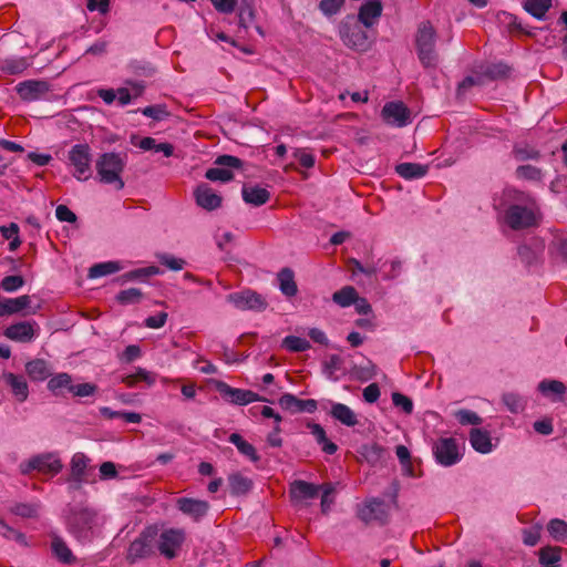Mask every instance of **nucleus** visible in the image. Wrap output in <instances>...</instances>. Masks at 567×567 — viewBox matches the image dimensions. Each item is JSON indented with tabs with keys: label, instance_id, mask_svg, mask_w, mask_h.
Here are the masks:
<instances>
[{
	"label": "nucleus",
	"instance_id": "5701e85b",
	"mask_svg": "<svg viewBox=\"0 0 567 567\" xmlns=\"http://www.w3.org/2000/svg\"><path fill=\"white\" fill-rule=\"evenodd\" d=\"M320 488L321 486L305 481H296L290 486V495L296 502L308 501L317 497Z\"/></svg>",
	"mask_w": 567,
	"mask_h": 567
},
{
	"label": "nucleus",
	"instance_id": "a19ab883",
	"mask_svg": "<svg viewBox=\"0 0 567 567\" xmlns=\"http://www.w3.org/2000/svg\"><path fill=\"white\" fill-rule=\"evenodd\" d=\"M357 291L351 286H346L332 295V300L340 307L346 308L351 306L357 298Z\"/></svg>",
	"mask_w": 567,
	"mask_h": 567
},
{
	"label": "nucleus",
	"instance_id": "e433bc0d",
	"mask_svg": "<svg viewBox=\"0 0 567 567\" xmlns=\"http://www.w3.org/2000/svg\"><path fill=\"white\" fill-rule=\"evenodd\" d=\"M163 271L155 266H150L145 268L135 269L132 271H128L120 277V281L122 284L127 281H134V280H144L147 277L162 275Z\"/></svg>",
	"mask_w": 567,
	"mask_h": 567
},
{
	"label": "nucleus",
	"instance_id": "cd10ccee",
	"mask_svg": "<svg viewBox=\"0 0 567 567\" xmlns=\"http://www.w3.org/2000/svg\"><path fill=\"white\" fill-rule=\"evenodd\" d=\"M31 299L29 296H20L17 298H4L0 305V316L20 312L29 307Z\"/></svg>",
	"mask_w": 567,
	"mask_h": 567
},
{
	"label": "nucleus",
	"instance_id": "864d4df0",
	"mask_svg": "<svg viewBox=\"0 0 567 567\" xmlns=\"http://www.w3.org/2000/svg\"><path fill=\"white\" fill-rule=\"evenodd\" d=\"M205 176L213 182H228L233 178V173L225 167H213L206 172Z\"/></svg>",
	"mask_w": 567,
	"mask_h": 567
},
{
	"label": "nucleus",
	"instance_id": "4be33fe9",
	"mask_svg": "<svg viewBox=\"0 0 567 567\" xmlns=\"http://www.w3.org/2000/svg\"><path fill=\"white\" fill-rule=\"evenodd\" d=\"M4 382L10 386L14 399L22 403L29 396V386L23 375L14 374L12 372H4L2 375Z\"/></svg>",
	"mask_w": 567,
	"mask_h": 567
},
{
	"label": "nucleus",
	"instance_id": "f8f14e48",
	"mask_svg": "<svg viewBox=\"0 0 567 567\" xmlns=\"http://www.w3.org/2000/svg\"><path fill=\"white\" fill-rule=\"evenodd\" d=\"M227 300L240 310H264L266 308L264 298L251 290L230 293L227 296Z\"/></svg>",
	"mask_w": 567,
	"mask_h": 567
},
{
	"label": "nucleus",
	"instance_id": "0eeeda50",
	"mask_svg": "<svg viewBox=\"0 0 567 567\" xmlns=\"http://www.w3.org/2000/svg\"><path fill=\"white\" fill-rule=\"evenodd\" d=\"M432 452L437 464L450 467L462 460L464 449L454 437H440L433 443Z\"/></svg>",
	"mask_w": 567,
	"mask_h": 567
},
{
	"label": "nucleus",
	"instance_id": "20e7f679",
	"mask_svg": "<svg viewBox=\"0 0 567 567\" xmlns=\"http://www.w3.org/2000/svg\"><path fill=\"white\" fill-rule=\"evenodd\" d=\"M417 56L424 68H435L439 62L435 47V31L429 22L419 27L416 38Z\"/></svg>",
	"mask_w": 567,
	"mask_h": 567
},
{
	"label": "nucleus",
	"instance_id": "09e8293b",
	"mask_svg": "<svg viewBox=\"0 0 567 567\" xmlns=\"http://www.w3.org/2000/svg\"><path fill=\"white\" fill-rule=\"evenodd\" d=\"M550 251L567 261V234H558L554 237Z\"/></svg>",
	"mask_w": 567,
	"mask_h": 567
},
{
	"label": "nucleus",
	"instance_id": "39448f33",
	"mask_svg": "<svg viewBox=\"0 0 567 567\" xmlns=\"http://www.w3.org/2000/svg\"><path fill=\"white\" fill-rule=\"evenodd\" d=\"M91 163L92 152L86 143L75 144L68 152V165L72 169L73 177L80 182L87 181L91 177Z\"/></svg>",
	"mask_w": 567,
	"mask_h": 567
},
{
	"label": "nucleus",
	"instance_id": "e2e57ef3",
	"mask_svg": "<svg viewBox=\"0 0 567 567\" xmlns=\"http://www.w3.org/2000/svg\"><path fill=\"white\" fill-rule=\"evenodd\" d=\"M167 320V313L166 312H159L155 316H150L145 319L144 324L145 327L150 329H159L162 328Z\"/></svg>",
	"mask_w": 567,
	"mask_h": 567
},
{
	"label": "nucleus",
	"instance_id": "5fc2aeb1",
	"mask_svg": "<svg viewBox=\"0 0 567 567\" xmlns=\"http://www.w3.org/2000/svg\"><path fill=\"white\" fill-rule=\"evenodd\" d=\"M343 3L344 0H321L319 9L326 17H331L340 11Z\"/></svg>",
	"mask_w": 567,
	"mask_h": 567
},
{
	"label": "nucleus",
	"instance_id": "774afa93",
	"mask_svg": "<svg viewBox=\"0 0 567 567\" xmlns=\"http://www.w3.org/2000/svg\"><path fill=\"white\" fill-rule=\"evenodd\" d=\"M216 164L225 167V168H239L241 165V161L238 157L231 155H223L216 159Z\"/></svg>",
	"mask_w": 567,
	"mask_h": 567
},
{
	"label": "nucleus",
	"instance_id": "a211bd4d",
	"mask_svg": "<svg viewBox=\"0 0 567 567\" xmlns=\"http://www.w3.org/2000/svg\"><path fill=\"white\" fill-rule=\"evenodd\" d=\"M177 508L194 520H199L207 514L209 505L206 501L181 497L177 499Z\"/></svg>",
	"mask_w": 567,
	"mask_h": 567
},
{
	"label": "nucleus",
	"instance_id": "338daca9",
	"mask_svg": "<svg viewBox=\"0 0 567 567\" xmlns=\"http://www.w3.org/2000/svg\"><path fill=\"white\" fill-rule=\"evenodd\" d=\"M363 399L368 403H374L380 398V389L377 383H371L363 390Z\"/></svg>",
	"mask_w": 567,
	"mask_h": 567
},
{
	"label": "nucleus",
	"instance_id": "c85d7f7f",
	"mask_svg": "<svg viewBox=\"0 0 567 567\" xmlns=\"http://www.w3.org/2000/svg\"><path fill=\"white\" fill-rule=\"evenodd\" d=\"M243 198L248 204L260 206L268 202L269 192L259 186H244Z\"/></svg>",
	"mask_w": 567,
	"mask_h": 567
},
{
	"label": "nucleus",
	"instance_id": "c9c22d12",
	"mask_svg": "<svg viewBox=\"0 0 567 567\" xmlns=\"http://www.w3.org/2000/svg\"><path fill=\"white\" fill-rule=\"evenodd\" d=\"M279 289L280 291L288 296L292 297L297 293V285L295 282L293 272L285 268L278 274Z\"/></svg>",
	"mask_w": 567,
	"mask_h": 567
},
{
	"label": "nucleus",
	"instance_id": "0e129e2a",
	"mask_svg": "<svg viewBox=\"0 0 567 567\" xmlns=\"http://www.w3.org/2000/svg\"><path fill=\"white\" fill-rule=\"evenodd\" d=\"M540 538V528L532 527L528 529H524L523 532V542L527 546H534L538 543Z\"/></svg>",
	"mask_w": 567,
	"mask_h": 567
},
{
	"label": "nucleus",
	"instance_id": "4d7b16f0",
	"mask_svg": "<svg viewBox=\"0 0 567 567\" xmlns=\"http://www.w3.org/2000/svg\"><path fill=\"white\" fill-rule=\"evenodd\" d=\"M24 284L21 276H7L1 281V287L7 292H14L19 290Z\"/></svg>",
	"mask_w": 567,
	"mask_h": 567
},
{
	"label": "nucleus",
	"instance_id": "473e14b6",
	"mask_svg": "<svg viewBox=\"0 0 567 567\" xmlns=\"http://www.w3.org/2000/svg\"><path fill=\"white\" fill-rule=\"evenodd\" d=\"M25 371L33 381H43L50 375V368L42 359L29 361Z\"/></svg>",
	"mask_w": 567,
	"mask_h": 567
},
{
	"label": "nucleus",
	"instance_id": "7ed1b4c3",
	"mask_svg": "<svg viewBox=\"0 0 567 567\" xmlns=\"http://www.w3.org/2000/svg\"><path fill=\"white\" fill-rule=\"evenodd\" d=\"M95 166L101 183L113 185L117 190L124 187L121 175L125 162L120 154L104 153L97 158Z\"/></svg>",
	"mask_w": 567,
	"mask_h": 567
},
{
	"label": "nucleus",
	"instance_id": "69168bd1",
	"mask_svg": "<svg viewBox=\"0 0 567 567\" xmlns=\"http://www.w3.org/2000/svg\"><path fill=\"white\" fill-rule=\"evenodd\" d=\"M55 216L60 221L74 223L76 220L75 214L64 205L56 207Z\"/></svg>",
	"mask_w": 567,
	"mask_h": 567
},
{
	"label": "nucleus",
	"instance_id": "f03ea898",
	"mask_svg": "<svg viewBox=\"0 0 567 567\" xmlns=\"http://www.w3.org/2000/svg\"><path fill=\"white\" fill-rule=\"evenodd\" d=\"M99 524L97 513L89 507L76 506L70 509L66 517L68 530L79 542L89 540Z\"/></svg>",
	"mask_w": 567,
	"mask_h": 567
},
{
	"label": "nucleus",
	"instance_id": "c756f323",
	"mask_svg": "<svg viewBox=\"0 0 567 567\" xmlns=\"http://www.w3.org/2000/svg\"><path fill=\"white\" fill-rule=\"evenodd\" d=\"M429 167L419 163H402L395 167L396 173L405 179H415L425 176Z\"/></svg>",
	"mask_w": 567,
	"mask_h": 567
},
{
	"label": "nucleus",
	"instance_id": "49530a36",
	"mask_svg": "<svg viewBox=\"0 0 567 567\" xmlns=\"http://www.w3.org/2000/svg\"><path fill=\"white\" fill-rule=\"evenodd\" d=\"M560 558L559 547H545L539 551L540 565H559Z\"/></svg>",
	"mask_w": 567,
	"mask_h": 567
},
{
	"label": "nucleus",
	"instance_id": "6e6552de",
	"mask_svg": "<svg viewBox=\"0 0 567 567\" xmlns=\"http://www.w3.org/2000/svg\"><path fill=\"white\" fill-rule=\"evenodd\" d=\"M20 472L29 474L37 471L42 474L54 476L62 470V463L59 454L55 452H47L37 454L27 461L20 463Z\"/></svg>",
	"mask_w": 567,
	"mask_h": 567
},
{
	"label": "nucleus",
	"instance_id": "de8ad7c7",
	"mask_svg": "<svg viewBox=\"0 0 567 567\" xmlns=\"http://www.w3.org/2000/svg\"><path fill=\"white\" fill-rule=\"evenodd\" d=\"M503 402L512 413H520L525 409V400L516 393H505Z\"/></svg>",
	"mask_w": 567,
	"mask_h": 567
},
{
	"label": "nucleus",
	"instance_id": "1a4fd4ad",
	"mask_svg": "<svg viewBox=\"0 0 567 567\" xmlns=\"http://www.w3.org/2000/svg\"><path fill=\"white\" fill-rule=\"evenodd\" d=\"M156 536V527L150 526L145 528L138 538L133 540L128 547L127 559L134 563L138 559L150 557L154 553V539Z\"/></svg>",
	"mask_w": 567,
	"mask_h": 567
},
{
	"label": "nucleus",
	"instance_id": "8fccbe9b",
	"mask_svg": "<svg viewBox=\"0 0 567 567\" xmlns=\"http://www.w3.org/2000/svg\"><path fill=\"white\" fill-rule=\"evenodd\" d=\"M516 174L518 178L527 179V181H540L542 179V171L533 165H522L517 168Z\"/></svg>",
	"mask_w": 567,
	"mask_h": 567
},
{
	"label": "nucleus",
	"instance_id": "a878e982",
	"mask_svg": "<svg viewBox=\"0 0 567 567\" xmlns=\"http://www.w3.org/2000/svg\"><path fill=\"white\" fill-rule=\"evenodd\" d=\"M539 392L554 402L561 401V395L566 392V386L557 380H544L538 384Z\"/></svg>",
	"mask_w": 567,
	"mask_h": 567
},
{
	"label": "nucleus",
	"instance_id": "423d86ee",
	"mask_svg": "<svg viewBox=\"0 0 567 567\" xmlns=\"http://www.w3.org/2000/svg\"><path fill=\"white\" fill-rule=\"evenodd\" d=\"M185 539L186 534L183 528L168 527L159 530L156 528L154 545L162 556L172 559L178 555Z\"/></svg>",
	"mask_w": 567,
	"mask_h": 567
},
{
	"label": "nucleus",
	"instance_id": "412c9836",
	"mask_svg": "<svg viewBox=\"0 0 567 567\" xmlns=\"http://www.w3.org/2000/svg\"><path fill=\"white\" fill-rule=\"evenodd\" d=\"M194 194L197 205L206 210L216 209L221 204V197L207 184L197 186Z\"/></svg>",
	"mask_w": 567,
	"mask_h": 567
},
{
	"label": "nucleus",
	"instance_id": "b1692460",
	"mask_svg": "<svg viewBox=\"0 0 567 567\" xmlns=\"http://www.w3.org/2000/svg\"><path fill=\"white\" fill-rule=\"evenodd\" d=\"M330 414L346 426H354L358 424V417L354 411L343 403L330 402Z\"/></svg>",
	"mask_w": 567,
	"mask_h": 567
},
{
	"label": "nucleus",
	"instance_id": "6e6d98bb",
	"mask_svg": "<svg viewBox=\"0 0 567 567\" xmlns=\"http://www.w3.org/2000/svg\"><path fill=\"white\" fill-rule=\"evenodd\" d=\"M377 365L368 361L365 365L354 368L357 378L361 381H369L377 374Z\"/></svg>",
	"mask_w": 567,
	"mask_h": 567
},
{
	"label": "nucleus",
	"instance_id": "dca6fc26",
	"mask_svg": "<svg viewBox=\"0 0 567 567\" xmlns=\"http://www.w3.org/2000/svg\"><path fill=\"white\" fill-rule=\"evenodd\" d=\"M340 38L349 48L363 50L367 47V34L358 24L343 23L340 28Z\"/></svg>",
	"mask_w": 567,
	"mask_h": 567
},
{
	"label": "nucleus",
	"instance_id": "4468645a",
	"mask_svg": "<svg viewBox=\"0 0 567 567\" xmlns=\"http://www.w3.org/2000/svg\"><path fill=\"white\" fill-rule=\"evenodd\" d=\"M50 86L45 81L28 80L17 85L19 96L28 102L42 100L49 93Z\"/></svg>",
	"mask_w": 567,
	"mask_h": 567
},
{
	"label": "nucleus",
	"instance_id": "6ab92c4d",
	"mask_svg": "<svg viewBox=\"0 0 567 567\" xmlns=\"http://www.w3.org/2000/svg\"><path fill=\"white\" fill-rule=\"evenodd\" d=\"M279 404L282 409L292 413L308 412L313 413L317 410V401L313 399L300 400L293 394L286 393L280 396Z\"/></svg>",
	"mask_w": 567,
	"mask_h": 567
},
{
	"label": "nucleus",
	"instance_id": "f3484780",
	"mask_svg": "<svg viewBox=\"0 0 567 567\" xmlns=\"http://www.w3.org/2000/svg\"><path fill=\"white\" fill-rule=\"evenodd\" d=\"M471 446L481 454H489L497 446V440L494 442L491 432L484 429H472L468 435Z\"/></svg>",
	"mask_w": 567,
	"mask_h": 567
},
{
	"label": "nucleus",
	"instance_id": "13d9d810",
	"mask_svg": "<svg viewBox=\"0 0 567 567\" xmlns=\"http://www.w3.org/2000/svg\"><path fill=\"white\" fill-rule=\"evenodd\" d=\"M95 392H96V386L92 383H79V384H73V386L70 388V393H72L74 396H79V398L91 396Z\"/></svg>",
	"mask_w": 567,
	"mask_h": 567
},
{
	"label": "nucleus",
	"instance_id": "2eb2a0df",
	"mask_svg": "<svg viewBox=\"0 0 567 567\" xmlns=\"http://www.w3.org/2000/svg\"><path fill=\"white\" fill-rule=\"evenodd\" d=\"M359 517L369 523L372 520H384L389 515V506L384 501L373 498L364 503L358 511Z\"/></svg>",
	"mask_w": 567,
	"mask_h": 567
},
{
	"label": "nucleus",
	"instance_id": "393cba45",
	"mask_svg": "<svg viewBox=\"0 0 567 567\" xmlns=\"http://www.w3.org/2000/svg\"><path fill=\"white\" fill-rule=\"evenodd\" d=\"M51 550L54 557L64 565H71L75 561V556L69 548L64 539L58 535H53L51 539Z\"/></svg>",
	"mask_w": 567,
	"mask_h": 567
},
{
	"label": "nucleus",
	"instance_id": "ddd939ff",
	"mask_svg": "<svg viewBox=\"0 0 567 567\" xmlns=\"http://www.w3.org/2000/svg\"><path fill=\"white\" fill-rule=\"evenodd\" d=\"M39 333V326L35 321H21L9 326L4 336L17 342H31Z\"/></svg>",
	"mask_w": 567,
	"mask_h": 567
},
{
	"label": "nucleus",
	"instance_id": "37998d69",
	"mask_svg": "<svg viewBox=\"0 0 567 567\" xmlns=\"http://www.w3.org/2000/svg\"><path fill=\"white\" fill-rule=\"evenodd\" d=\"M342 359L337 355H330L323 365V372L329 380L337 381L339 379L338 371L341 369Z\"/></svg>",
	"mask_w": 567,
	"mask_h": 567
},
{
	"label": "nucleus",
	"instance_id": "3c124183",
	"mask_svg": "<svg viewBox=\"0 0 567 567\" xmlns=\"http://www.w3.org/2000/svg\"><path fill=\"white\" fill-rule=\"evenodd\" d=\"M142 298V291L137 288H130L117 293L116 299L123 305L136 303Z\"/></svg>",
	"mask_w": 567,
	"mask_h": 567
},
{
	"label": "nucleus",
	"instance_id": "f704fd0d",
	"mask_svg": "<svg viewBox=\"0 0 567 567\" xmlns=\"http://www.w3.org/2000/svg\"><path fill=\"white\" fill-rule=\"evenodd\" d=\"M523 8L538 20H543L551 8V0H525Z\"/></svg>",
	"mask_w": 567,
	"mask_h": 567
},
{
	"label": "nucleus",
	"instance_id": "79ce46f5",
	"mask_svg": "<svg viewBox=\"0 0 567 567\" xmlns=\"http://www.w3.org/2000/svg\"><path fill=\"white\" fill-rule=\"evenodd\" d=\"M29 66L25 58H9L3 61L2 70L9 74H19Z\"/></svg>",
	"mask_w": 567,
	"mask_h": 567
},
{
	"label": "nucleus",
	"instance_id": "aec40b11",
	"mask_svg": "<svg viewBox=\"0 0 567 567\" xmlns=\"http://www.w3.org/2000/svg\"><path fill=\"white\" fill-rule=\"evenodd\" d=\"M382 10L381 0H368L360 7L358 19L365 28H371L378 23Z\"/></svg>",
	"mask_w": 567,
	"mask_h": 567
},
{
	"label": "nucleus",
	"instance_id": "bb28decb",
	"mask_svg": "<svg viewBox=\"0 0 567 567\" xmlns=\"http://www.w3.org/2000/svg\"><path fill=\"white\" fill-rule=\"evenodd\" d=\"M125 266L117 260H110L93 265L89 270V277L91 279L101 278L107 275H112L124 269Z\"/></svg>",
	"mask_w": 567,
	"mask_h": 567
},
{
	"label": "nucleus",
	"instance_id": "f257e3e1",
	"mask_svg": "<svg viewBox=\"0 0 567 567\" xmlns=\"http://www.w3.org/2000/svg\"><path fill=\"white\" fill-rule=\"evenodd\" d=\"M493 206L513 229L532 227L537 223L538 209L535 200L517 189L505 188L499 195L496 194Z\"/></svg>",
	"mask_w": 567,
	"mask_h": 567
},
{
	"label": "nucleus",
	"instance_id": "2f4dec72",
	"mask_svg": "<svg viewBox=\"0 0 567 567\" xmlns=\"http://www.w3.org/2000/svg\"><path fill=\"white\" fill-rule=\"evenodd\" d=\"M228 484L233 495H244L252 486V481L240 473H233L228 476Z\"/></svg>",
	"mask_w": 567,
	"mask_h": 567
},
{
	"label": "nucleus",
	"instance_id": "72a5a7b5",
	"mask_svg": "<svg viewBox=\"0 0 567 567\" xmlns=\"http://www.w3.org/2000/svg\"><path fill=\"white\" fill-rule=\"evenodd\" d=\"M359 453L368 463L375 465L382 461L384 449L378 443H367L360 447Z\"/></svg>",
	"mask_w": 567,
	"mask_h": 567
},
{
	"label": "nucleus",
	"instance_id": "9b49d317",
	"mask_svg": "<svg viewBox=\"0 0 567 567\" xmlns=\"http://www.w3.org/2000/svg\"><path fill=\"white\" fill-rule=\"evenodd\" d=\"M410 110L402 102H389L382 109V117L389 125L403 127L411 123Z\"/></svg>",
	"mask_w": 567,
	"mask_h": 567
},
{
	"label": "nucleus",
	"instance_id": "680f3d73",
	"mask_svg": "<svg viewBox=\"0 0 567 567\" xmlns=\"http://www.w3.org/2000/svg\"><path fill=\"white\" fill-rule=\"evenodd\" d=\"M13 513L21 517H33L38 514V506L34 504H17Z\"/></svg>",
	"mask_w": 567,
	"mask_h": 567
},
{
	"label": "nucleus",
	"instance_id": "9d476101",
	"mask_svg": "<svg viewBox=\"0 0 567 567\" xmlns=\"http://www.w3.org/2000/svg\"><path fill=\"white\" fill-rule=\"evenodd\" d=\"M216 389L226 402L235 405H247L261 400L257 393L250 390L233 388L223 381L216 383Z\"/></svg>",
	"mask_w": 567,
	"mask_h": 567
},
{
	"label": "nucleus",
	"instance_id": "603ef678",
	"mask_svg": "<svg viewBox=\"0 0 567 567\" xmlns=\"http://www.w3.org/2000/svg\"><path fill=\"white\" fill-rule=\"evenodd\" d=\"M158 261L171 270L178 271L185 266V260L173 255L161 254L157 255Z\"/></svg>",
	"mask_w": 567,
	"mask_h": 567
},
{
	"label": "nucleus",
	"instance_id": "58836bf2",
	"mask_svg": "<svg viewBox=\"0 0 567 567\" xmlns=\"http://www.w3.org/2000/svg\"><path fill=\"white\" fill-rule=\"evenodd\" d=\"M72 386V377L64 372L53 375L48 382V389L54 394H59L62 390L70 392Z\"/></svg>",
	"mask_w": 567,
	"mask_h": 567
},
{
	"label": "nucleus",
	"instance_id": "7c9ffc66",
	"mask_svg": "<svg viewBox=\"0 0 567 567\" xmlns=\"http://www.w3.org/2000/svg\"><path fill=\"white\" fill-rule=\"evenodd\" d=\"M229 442L234 444L239 451V453L246 456L249 461L257 463L260 460V456L258 455L254 445L245 441L240 434H230Z\"/></svg>",
	"mask_w": 567,
	"mask_h": 567
},
{
	"label": "nucleus",
	"instance_id": "052dcab7",
	"mask_svg": "<svg viewBox=\"0 0 567 567\" xmlns=\"http://www.w3.org/2000/svg\"><path fill=\"white\" fill-rule=\"evenodd\" d=\"M392 402L396 408H400L405 413H411L413 411V402L406 395L401 394L399 392H394L392 394Z\"/></svg>",
	"mask_w": 567,
	"mask_h": 567
},
{
	"label": "nucleus",
	"instance_id": "c03bdc74",
	"mask_svg": "<svg viewBox=\"0 0 567 567\" xmlns=\"http://www.w3.org/2000/svg\"><path fill=\"white\" fill-rule=\"evenodd\" d=\"M282 346L292 352H302L310 348V343L307 339L296 337V336H287L282 340Z\"/></svg>",
	"mask_w": 567,
	"mask_h": 567
},
{
	"label": "nucleus",
	"instance_id": "ea45409f",
	"mask_svg": "<svg viewBox=\"0 0 567 567\" xmlns=\"http://www.w3.org/2000/svg\"><path fill=\"white\" fill-rule=\"evenodd\" d=\"M547 530L556 542L567 544V523L565 520L559 518L550 519Z\"/></svg>",
	"mask_w": 567,
	"mask_h": 567
},
{
	"label": "nucleus",
	"instance_id": "bf43d9fd",
	"mask_svg": "<svg viewBox=\"0 0 567 567\" xmlns=\"http://www.w3.org/2000/svg\"><path fill=\"white\" fill-rule=\"evenodd\" d=\"M141 113L146 116V117H151L153 120H156V121H162L163 118H165L167 116V111L164 106L162 105H151V106H146L144 107Z\"/></svg>",
	"mask_w": 567,
	"mask_h": 567
},
{
	"label": "nucleus",
	"instance_id": "a18cd8bd",
	"mask_svg": "<svg viewBox=\"0 0 567 567\" xmlns=\"http://www.w3.org/2000/svg\"><path fill=\"white\" fill-rule=\"evenodd\" d=\"M454 416L462 425H481L483 422L477 413L466 409L457 410Z\"/></svg>",
	"mask_w": 567,
	"mask_h": 567
},
{
	"label": "nucleus",
	"instance_id": "4c0bfd02",
	"mask_svg": "<svg viewBox=\"0 0 567 567\" xmlns=\"http://www.w3.org/2000/svg\"><path fill=\"white\" fill-rule=\"evenodd\" d=\"M89 464V458L83 453H75L71 460V474L76 482H82L85 476V471Z\"/></svg>",
	"mask_w": 567,
	"mask_h": 567
}]
</instances>
